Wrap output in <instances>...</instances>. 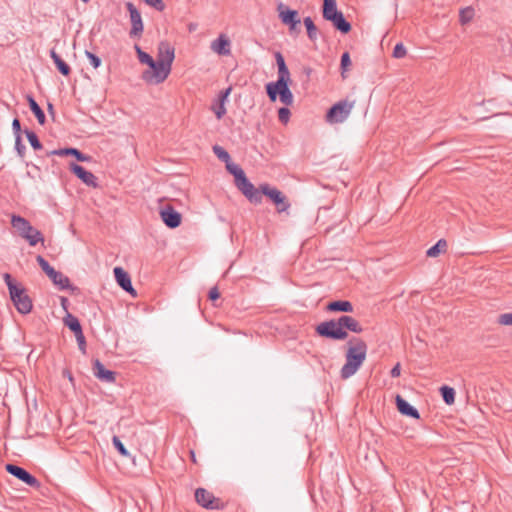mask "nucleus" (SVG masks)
Here are the masks:
<instances>
[{
  "mask_svg": "<svg viewBox=\"0 0 512 512\" xmlns=\"http://www.w3.org/2000/svg\"><path fill=\"white\" fill-rule=\"evenodd\" d=\"M327 310L333 312H353V305L349 301L339 300L330 302L327 305Z\"/></svg>",
  "mask_w": 512,
  "mask_h": 512,
  "instance_id": "nucleus-25",
  "label": "nucleus"
},
{
  "mask_svg": "<svg viewBox=\"0 0 512 512\" xmlns=\"http://www.w3.org/2000/svg\"><path fill=\"white\" fill-rule=\"evenodd\" d=\"M304 25L307 29L308 36L311 40H315L317 37V28L314 25L312 19L307 17L304 19Z\"/></svg>",
  "mask_w": 512,
  "mask_h": 512,
  "instance_id": "nucleus-34",
  "label": "nucleus"
},
{
  "mask_svg": "<svg viewBox=\"0 0 512 512\" xmlns=\"http://www.w3.org/2000/svg\"><path fill=\"white\" fill-rule=\"evenodd\" d=\"M440 392L447 405H453L455 403L456 392L454 388L444 385L440 387Z\"/></svg>",
  "mask_w": 512,
  "mask_h": 512,
  "instance_id": "nucleus-31",
  "label": "nucleus"
},
{
  "mask_svg": "<svg viewBox=\"0 0 512 512\" xmlns=\"http://www.w3.org/2000/svg\"><path fill=\"white\" fill-rule=\"evenodd\" d=\"M6 470L13 476L17 477L18 479H20L23 482H25L26 484H28L29 486H37L38 485L37 479L21 467H18L13 464H7Z\"/></svg>",
  "mask_w": 512,
  "mask_h": 512,
  "instance_id": "nucleus-19",
  "label": "nucleus"
},
{
  "mask_svg": "<svg viewBox=\"0 0 512 512\" xmlns=\"http://www.w3.org/2000/svg\"><path fill=\"white\" fill-rule=\"evenodd\" d=\"M351 58H350V55L348 52H345L342 54V57H341V76L343 78H346V73L349 71L350 67H351Z\"/></svg>",
  "mask_w": 512,
  "mask_h": 512,
  "instance_id": "nucleus-33",
  "label": "nucleus"
},
{
  "mask_svg": "<svg viewBox=\"0 0 512 512\" xmlns=\"http://www.w3.org/2000/svg\"><path fill=\"white\" fill-rule=\"evenodd\" d=\"M190 456H191V460L193 463H197V459H196V456H195V453L194 451H191L190 452Z\"/></svg>",
  "mask_w": 512,
  "mask_h": 512,
  "instance_id": "nucleus-51",
  "label": "nucleus"
},
{
  "mask_svg": "<svg viewBox=\"0 0 512 512\" xmlns=\"http://www.w3.org/2000/svg\"><path fill=\"white\" fill-rule=\"evenodd\" d=\"M401 374V366L400 363H397L391 370L392 377H399Z\"/></svg>",
  "mask_w": 512,
  "mask_h": 512,
  "instance_id": "nucleus-45",
  "label": "nucleus"
},
{
  "mask_svg": "<svg viewBox=\"0 0 512 512\" xmlns=\"http://www.w3.org/2000/svg\"><path fill=\"white\" fill-rule=\"evenodd\" d=\"M27 100H28V103H29L31 111L36 116L39 124L43 125L45 123V114H44V112L42 111L40 106L37 104V102L31 96H28Z\"/></svg>",
  "mask_w": 512,
  "mask_h": 512,
  "instance_id": "nucleus-29",
  "label": "nucleus"
},
{
  "mask_svg": "<svg viewBox=\"0 0 512 512\" xmlns=\"http://www.w3.org/2000/svg\"><path fill=\"white\" fill-rule=\"evenodd\" d=\"M75 337H76V340L78 342V345H79V348L80 350L85 353V346H86V342H85V337L83 335V332L80 331L78 333H75Z\"/></svg>",
  "mask_w": 512,
  "mask_h": 512,
  "instance_id": "nucleus-43",
  "label": "nucleus"
},
{
  "mask_svg": "<svg viewBox=\"0 0 512 512\" xmlns=\"http://www.w3.org/2000/svg\"><path fill=\"white\" fill-rule=\"evenodd\" d=\"M406 54H407V50L402 43H398L395 45L394 50H393L394 58L401 59V58H404L406 56Z\"/></svg>",
  "mask_w": 512,
  "mask_h": 512,
  "instance_id": "nucleus-36",
  "label": "nucleus"
},
{
  "mask_svg": "<svg viewBox=\"0 0 512 512\" xmlns=\"http://www.w3.org/2000/svg\"><path fill=\"white\" fill-rule=\"evenodd\" d=\"M9 294L18 312L28 314L32 310V301L22 286L14 288Z\"/></svg>",
  "mask_w": 512,
  "mask_h": 512,
  "instance_id": "nucleus-10",
  "label": "nucleus"
},
{
  "mask_svg": "<svg viewBox=\"0 0 512 512\" xmlns=\"http://www.w3.org/2000/svg\"><path fill=\"white\" fill-rule=\"evenodd\" d=\"M497 323L503 326H512V313H504L498 316Z\"/></svg>",
  "mask_w": 512,
  "mask_h": 512,
  "instance_id": "nucleus-37",
  "label": "nucleus"
},
{
  "mask_svg": "<svg viewBox=\"0 0 512 512\" xmlns=\"http://www.w3.org/2000/svg\"><path fill=\"white\" fill-rule=\"evenodd\" d=\"M113 272L118 285L131 296L136 297L137 293L132 286L129 274L122 267H115Z\"/></svg>",
  "mask_w": 512,
  "mask_h": 512,
  "instance_id": "nucleus-16",
  "label": "nucleus"
},
{
  "mask_svg": "<svg viewBox=\"0 0 512 512\" xmlns=\"http://www.w3.org/2000/svg\"><path fill=\"white\" fill-rule=\"evenodd\" d=\"M13 129L18 132L20 130V122L18 119H14L12 122Z\"/></svg>",
  "mask_w": 512,
  "mask_h": 512,
  "instance_id": "nucleus-49",
  "label": "nucleus"
},
{
  "mask_svg": "<svg viewBox=\"0 0 512 512\" xmlns=\"http://www.w3.org/2000/svg\"><path fill=\"white\" fill-rule=\"evenodd\" d=\"M19 143H20V137L18 136L17 137V145H19Z\"/></svg>",
  "mask_w": 512,
  "mask_h": 512,
  "instance_id": "nucleus-52",
  "label": "nucleus"
},
{
  "mask_svg": "<svg viewBox=\"0 0 512 512\" xmlns=\"http://www.w3.org/2000/svg\"><path fill=\"white\" fill-rule=\"evenodd\" d=\"M11 225L16 229L20 237L28 241L31 246L44 243V238L39 230L34 228L25 218L17 215L11 217Z\"/></svg>",
  "mask_w": 512,
  "mask_h": 512,
  "instance_id": "nucleus-4",
  "label": "nucleus"
},
{
  "mask_svg": "<svg viewBox=\"0 0 512 512\" xmlns=\"http://www.w3.org/2000/svg\"><path fill=\"white\" fill-rule=\"evenodd\" d=\"M69 168L87 186L93 188H96L98 186L96 176L93 173L85 170L82 166L75 163H71L69 165Z\"/></svg>",
  "mask_w": 512,
  "mask_h": 512,
  "instance_id": "nucleus-17",
  "label": "nucleus"
},
{
  "mask_svg": "<svg viewBox=\"0 0 512 512\" xmlns=\"http://www.w3.org/2000/svg\"><path fill=\"white\" fill-rule=\"evenodd\" d=\"M397 410L404 416H408L414 419H419L420 414L416 408L411 406L402 396L397 395L395 397Z\"/></svg>",
  "mask_w": 512,
  "mask_h": 512,
  "instance_id": "nucleus-21",
  "label": "nucleus"
},
{
  "mask_svg": "<svg viewBox=\"0 0 512 512\" xmlns=\"http://www.w3.org/2000/svg\"><path fill=\"white\" fill-rule=\"evenodd\" d=\"M447 250V242L444 239H440L434 246L429 248L426 255L430 258H436Z\"/></svg>",
  "mask_w": 512,
  "mask_h": 512,
  "instance_id": "nucleus-27",
  "label": "nucleus"
},
{
  "mask_svg": "<svg viewBox=\"0 0 512 512\" xmlns=\"http://www.w3.org/2000/svg\"><path fill=\"white\" fill-rule=\"evenodd\" d=\"M155 9L159 10V11H162L165 6H164V2H149Z\"/></svg>",
  "mask_w": 512,
  "mask_h": 512,
  "instance_id": "nucleus-46",
  "label": "nucleus"
},
{
  "mask_svg": "<svg viewBox=\"0 0 512 512\" xmlns=\"http://www.w3.org/2000/svg\"><path fill=\"white\" fill-rule=\"evenodd\" d=\"M276 62H277V66L285 65L284 58L280 53L276 54Z\"/></svg>",
  "mask_w": 512,
  "mask_h": 512,
  "instance_id": "nucleus-47",
  "label": "nucleus"
},
{
  "mask_svg": "<svg viewBox=\"0 0 512 512\" xmlns=\"http://www.w3.org/2000/svg\"><path fill=\"white\" fill-rule=\"evenodd\" d=\"M213 152L220 160H222L226 163V168L229 172H230L229 167H232V166L239 167L237 164H234L231 162L228 152L226 150H224L221 146L215 145L213 147Z\"/></svg>",
  "mask_w": 512,
  "mask_h": 512,
  "instance_id": "nucleus-28",
  "label": "nucleus"
},
{
  "mask_svg": "<svg viewBox=\"0 0 512 512\" xmlns=\"http://www.w3.org/2000/svg\"><path fill=\"white\" fill-rule=\"evenodd\" d=\"M342 329H348L354 333H361L363 331L360 323L351 316H342L339 318Z\"/></svg>",
  "mask_w": 512,
  "mask_h": 512,
  "instance_id": "nucleus-24",
  "label": "nucleus"
},
{
  "mask_svg": "<svg viewBox=\"0 0 512 512\" xmlns=\"http://www.w3.org/2000/svg\"><path fill=\"white\" fill-rule=\"evenodd\" d=\"M67 299L65 297H62L61 298V305L63 307L64 310H67Z\"/></svg>",
  "mask_w": 512,
  "mask_h": 512,
  "instance_id": "nucleus-50",
  "label": "nucleus"
},
{
  "mask_svg": "<svg viewBox=\"0 0 512 512\" xmlns=\"http://www.w3.org/2000/svg\"><path fill=\"white\" fill-rule=\"evenodd\" d=\"M51 154L59 155V156H68V155L74 156L78 161H81V162L91 161V157L89 155H85V154L81 153L76 148H64V149L54 150L51 152Z\"/></svg>",
  "mask_w": 512,
  "mask_h": 512,
  "instance_id": "nucleus-23",
  "label": "nucleus"
},
{
  "mask_svg": "<svg viewBox=\"0 0 512 512\" xmlns=\"http://www.w3.org/2000/svg\"><path fill=\"white\" fill-rule=\"evenodd\" d=\"M291 83V80H282L277 79L275 82H270L266 85V91L269 99L272 102H275L277 100V97H279V100L281 103L289 106L293 103V94L289 88V84Z\"/></svg>",
  "mask_w": 512,
  "mask_h": 512,
  "instance_id": "nucleus-5",
  "label": "nucleus"
},
{
  "mask_svg": "<svg viewBox=\"0 0 512 512\" xmlns=\"http://www.w3.org/2000/svg\"><path fill=\"white\" fill-rule=\"evenodd\" d=\"M112 442H113V445L115 446V448L118 450V452L123 457H130L129 451L125 448L124 444L121 442V440L117 436H114L112 438Z\"/></svg>",
  "mask_w": 512,
  "mask_h": 512,
  "instance_id": "nucleus-35",
  "label": "nucleus"
},
{
  "mask_svg": "<svg viewBox=\"0 0 512 512\" xmlns=\"http://www.w3.org/2000/svg\"><path fill=\"white\" fill-rule=\"evenodd\" d=\"M316 331L321 336L336 340H343L348 335L346 330L342 329L340 319L323 322L317 326Z\"/></svg>",
  "mask_w": 512,
  "mask_h": 512,
  "instance_id": "nucleus-8",
  "label": "nucleus"
},
{
  "mask_svg": "<svg viewBox=\"0 0 512 512\" xmlns=\"http://www.w3.org/2000/svg\"><path fill=\"white\" fill-rule=\"evenodd\" d=\"M220 297V293L217 287H213L209 291V299L212 301L217 300Z\"/></svg>",
  "mask_w": 512,
  "mask_h": 512,
  "instance_id": "nucleus-44",
  "label": "nucleus"
},
{
  "mask_svg": "<svg viewBox=\"0 0 512 512\" xmlns=\"http://www.w3.org/2000/svg\"><path fill=\"white\" fill-rule=\"evenodd\" d=\"M85 56L88 58L93 68L97 69L101 65V59L90 51H85Z\"/></svg>",
  "mask_w": 512,
  "mask_h": 512,
  "instance_id": "nucleus-38",
  "label": "nucleus"
},
{
  "mask_svg": "<svg viewBox=\"0 0 512 512\" xmlns=\"http://www.w3.org/2000/svg\"><path fill=\"white\" fill-rule=\"evenodd\" d=\"M93 371L98 379L108 383L115 382V373L106 369L99 360L94 361Z\"/></svg>",
  "mask_w": 512,
  "mask_h": 512,
  "instance_id": "nucleus-22",
  "label": "nucleus"
},
{
  "mask_svg": "<svg viewBox=\"0 0 512 512\" xmlns=\"http://www.w3.org/2000/svg\"><path fill=\"white\" fill-rule=\"evenodd\" d=\"M278 117H279V120L286 124L288 121H289V118H290V111L288 108H280L279 111H278Z\"/></svg>",
  "mask_w": 512,
  "mask_h": 512,
  "instance_id": "nucleus-42",
  "label": "nucleus"
},
{
  "mask_svg": "<svg viewBox=\"0 0 512 512\" xmlns=\"http://www.w3.org/2000/svg\"><path fill=\"white\" fill-rule=\"evenodd\" d=\"M7 286H8V289H9V293H11L12 291H14V288H18L20 287L21 285L20 284H17L11 277L10 274L8 273H5L4 276H3Z\"/></svg>",
  "mask_w": 512,
  "mask_h": 512,
  "instance_id": "nucleus-41",
  "label": "nucleus"
},
{
  "mask_svg": "<svg viewBox=\"0 0 512 512\" xmlns=\"http://www.w3.org/2000/svg\"><path fill=\"white\" fill-rule=\"evenodd\" d=\"M279 17L283 24L289 26L291 32H299L300 17L296 10H291L287 6L280 4L277 8Z\"/></svg>",
  "mask_w": 512,
  "mask_h": 512,
  "instance_id": "nucleus-12",
  "label": "nucleus"
},
{
  "mask_svg": "<svg viewBox=\"0 0 512 512\" xmlns=\"http://www.w3.org/2000/svg\"><path fill=\"white\" fill-rule=\"evenodd\" d=\"M195 499L198 504L208 509H215L218 507L216 499L209 491L199 488L195 492Z\"/></svg>",
  "mask_w": 512,
  "mask_h": 512,
  "instance_id": "nucleus-20",
  "label": "nucleus"
},
{
  "mask_svg": "<svg viewBox=\"0 0 512 512\" xmlns=\"http://www.w3.org/2000/svg\"><path fill=\"white\" fill-rule=\"evenodd\" d=\"M354 108V102L340 101L333 105L326 114V121L330 124L346 121Z\"/></svg>",
  "mask_w": 512,
  "mask_h": 512,
  "instance_id": "nucleus-7",
  "label": "nucleus"
},
{
  "mask_svg": "<svg viewBox=\"0 0 512 512\" xmlns=\"http://www.w3.org/2000/svg\"><path fill=\"white\" fill-rule=\"evenodd\" d=\"M476 15V8L473 5L466 6L459 11V21L461 25L470 23Z\"/></svg>",
  "mask_w": 512,
  "mask_h": 512,
  "instance_id": "nucleus-26",
  "label": "nucleus"
},
{
  "mask_svg": "<svg viewBox=\"0 0 512 512\" xmlns=\"http://www.w3.org/2000/svg\"><path fill=\"white\" fill-rule=\"evenodd\" d=\"M231 91H232L231 87H228L224 91H221L219 96H218V99L211 106V110L214 112V114H215V116H216V118L218 120L222 119L223 116L227 112V110H226V102L228 100V97L231 94Z\"/></svg>",
  "mask_w": 512,
  "mask_h": 512,
  "instance_id": "nucleus-18",
  "label": "nucleus"
},
{
  "mask_svg": "<svg viewBox=\"0 0 512 512\" xmlns=\"http://www.w3.org/2000/svg\"><path fill=\"white\" fill-rule=\"evenodd\" d=\"M135 50L139 62L147 66L141 75L145 83L159 85L169 77L175 59V49L170 43L162 41L158 44L156 59L142 51L138 45H135Z\"/></svg>",
  "mask_w": 512,
  "mask_h": 512,
  "instance_id": "nucleus-1",
  "label": "nucleus"
},
{
  "mask_svg": "<svg viewBox=\"0 0 512 512\" xmlns=\"http://www.w3.org/2000/svg\"><path fill=\"white\" fill-rule=\"evenodd\" d=\"M127 9L131 22L130 36L140 38L144 29L141 13L131 2L128 3Z\"/></svg>",
  "mask_w": 512,
  "mask_h": 512,
  "instance_id": "nucleus-13",
  "label": "nucleus"
},
{
  "mask_svg": "<svg viewBox=\"0 0 512 512\" xmlns=\"http://www.w3.org/2000/svg\"><path fill=\"white\" fill-rule=\"evenodd\" d=\"M367 357V344L360 338H353L347 343L346 362L340 370L342 379L353 376Z\"/></svg>",
  "mask_w": 512,
  "mask_h": 512,
  "instance_id": "nucleus-2",
  "label": "nucleus"
},
{
  "mask_svg": "<svg viewBox=\"0 0 512 512\" xmlns=\"http://www.w3.org/2000/svg\"><path fill=\"white\" fill-rule=\"evenodd\" d=\"M51 58L61 74L64 76H68L70 74L69 65L66 64L54 50L51 51Z\"/></svg>",
  "mask_w": 512,
  "mask_h": 512,
  "instance_id": "nucleus-30",
  "label": "nucleus"
},
{
  "mask_svg": "<svg viewBox=\"0 0 512 512\" xmlns=\"http://www.w3.org/2000/svg\"><path fill=\"white\" fill-rule=\"evenodd\" d=\"M230 173L235 178V184L237 188L243 193V195L252 203L260 204L262 202V192L260 188L257 189L255 186L248 180L244 171L240 167H229Z\"/></svg>",
  "mask_w": 512,
  "mask_h": 512,
  "instance_id": "nucleus-3",
  "label": "nucleus"
},
{
  "mask_svg": "<svg viewBox=\"0 0 512 512\" xmlns=\"http://www.w3.org/2000/svg\"><path fill=\"white\" fill-rule=\"evenodd\" d=\"M323 16L326 20L332 22L333 26L340 32L346 34L351 30V25L346 21L342 12H340L335 2H324Z\"/></svg>",
  "mask_w": 512,
  "mask_h": 512,
  "instance_id": "nucleus-6",
  "label": "nucleus"
},
{
  "mask_svg": "<svg viewBox=\"0 0 512 512\" xmlns=\"http://www.w3.org/2000/svg\"><path fill=\"white\" fill-rule=\"evenodd\" d=\"M27 139L34 149L38 150L42 147L35 133L27 132Z\"/></svg>",
  "mask_w": 512,
  "mask_h": 512,
  "instance_id": "nucleus-40",
  "label": "nucleus"
},
{
  "mask_svg": "<svg viewBox=\"0 0 512 512\" xmlns=\"http://www.w3.org/2000/svg\"><path fill=\"white\" fill-rule=\"evenodd\" d=\"M278 79L291 80L290 72L286 64L278 66Z\"/></svg>",
  "mask_w": 512,
  "mask_h": 512,
  "instance_id": "nucleus-39",
  "label": "nucleus"
},
{
  "mask_svg": "<svg viewBox=\"0 0 512 512\" xmlns=\"http://www.w3.org/2000/svg\"><path fill=\"white\" fill-rule=\"evenodd\" d=\"M63 376L66 377L71 383H73L74 378L69 370H64Z\"/></svg>",
  "mask_w": 512,
  "mask_h": 512,
  "instance_id": "nucleus-48",
  "label": "nucleus"
},
{
  "mask_svg": "<svg viewBox=\"0 0 512 512\" xmlns=\"http://www.w3.org/2000/svg\"><path fill=\"white\" fill-rule=\"evenodd\" d=\"M37 262L47 276L57 285L60 289H66L69 286V279L64 276L61 272L56 271L49 263L42 257H37Z\"/></svg>",
  "mask_w": 512,
  "mask_h": 512,
  "instance_id": "nucleus-11",
  "label": "nucleus"
},
{
  "mask_svg": "<svg viewBox=\"0 0 512 512\" xmlns=\"http://www.w3.org/2000/svg\"><path fill=\"white\" fill-rule=\"evenodd\" d=\"M210 49L217 55L228 56L231 54V41L226 34H220L211 42Z\"/></svg>",
  "mask_w": 512,
  "mask_h": 512,
  "instance_id": "nucleus-15",
  "label": "nucleus"
},
{
  "mask_svg": "<svg viewBox=\"0 0 512 512\" xmlns=\"http://www.w3.org/2000/svg\"><path fill=\"white\" fill-rule=\"evenodd\" d=\"M64 324L69 327L71 331L75 333H78L82 331L81 325L76 317H74L72 314L67 313L64 318Z\"/></svg>",
  "mask_w": 512,
  "mask_h": 512,
  "instance_id": "nucleus-32",
  "label": "nucleus"
},
{
  "mask_svg": "<svg viewBox=\"0 0 512 512\" xmlns=\"http://www.w3.org/2000/svg\"><path fill=\"white\" fill-rule=\"evenodd\" d=\"M260 191L276 205L278 212L287 211L290 207L285 195L277 188L271 187L269 184H262Z\"/></svg>",
  "mask_w": 512,
  "mask_h": 512,
  "instance_id": "nucleus-9",
  "label": "nucleus"
},
{
  "mask_svg": "<svg viewBox=\"0 0 512 512\" xmlns=\"http://www.w3.org/2000/svg\"><path fill=\"white\" fill-rule=\"evenodd\" d=\"M160 218L164 224L169 228H177L181 224V214L178 213L172 206L167 205L160 209Z\"/></svg>",
  "mask_w": 512,
  "mask_h": 512,
  "instance_id": "nucleus-14",
  "label": "nucleus"
}]
</instances>
